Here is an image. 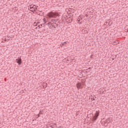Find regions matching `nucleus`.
I'll list each match as a JSON object with an SVG mask.
<instances>
[{"instance_id": "2eb2a0df", "label": "nucleus", "mask_w": 128, "mask_h": 128, "mask_svg": "<svg viewBox=\"0 0 128 128\" xmlns=\"http://www.w3.org/2000/svg\"><path fill=\"white\" fill-rule=\"evenodd\" d=\"M42 24H40V25H39L38 26V28H42Z\"/></svg>"}, {"instance_id": "6e6552de", "label": "nucleus", "mask_w": 128, "mask_h": 128, "mask_svg": "<svg viewBox=\"0 0 128 128\" xmlns=\"http://www.w3.org/2000/svg\"><path fill=\"white\" fill-rule=\"evenodd\" d=\"M98 116H100V111H96L94 116L98 118Z\"/></svg>"}, {"instance_id": "f03ea898", "label": "nucleus", "mask_w": 128, "mask_h": 128, "mask_svg": "<svg viewBox=\"0 0 128 128\" xmlns=\"http://www.w3.org/2000/svg\"><path fill=\"white\" fill-rule=\"evenodd\" d=\"M16 62L18 64V66H20L22 64V58L20 57H18L17 59L16 60Z\"/></svg>"}, {"instance_id": "aec40b11", "label": "nucleus", "mask_w": 128, "mask_h": 128, "mask_svg": "<svg viewBox=\"0 0 128 128\" xmlns=\"http://www.w3.org/2000/svg\"><path fill=\"white\" fill-rule=\"evenodd\" d=\"M92 70V68H88L86 69V70Z\"/></svg>"}, {"instance_id": "c85d7f7f", "label": "nucleus", "mask_w": 128, "mask_h": 128, "mask_svg": "<svg viewBox=\"0 0 128 128\" xmlns=\"http://www.w3.org/2000/svg\"><path fill=\"white\" fill-rule=\"evenodd\" d=\"M114 60V58H112V60Z\"/></svg>"}, {"instance_id": "ddd939ff", "label": "nucleus", "mask_w": 128, "mask_h": 128, "mask_svg": "<svg viewBox=\"0 0 128 128\" xmlns=\"http://www.w3.org/2000/svg\"><path fill=\"white\" fill-rule=\"evenodd\" d=\"M52 22H48V24H47L48 26L50 25L52 26Z\"/></svg>"}, {"instance_id": "f8f14e48", "label": "nucleus", "mask_w": 128, "mask_h": 128, "mask_svg": "<svg viewBox=\"0 0 128 128\" xmlns=\"http://www.w3.org/2000/svg\"><path fill=\"white\" fill-rule=\"evenodd\" d=\"M106 122H108V124H110V118H108L106 120Z\"/></svg>"}, {"instance_id": "5701e85b", "label": "nucleus", "mask_w": 128, "mask_h": 128, "mask_svg": "<svg viewBox=\"0 0 128 128\" xmlns=\"http://www.w3.org/2000/svg\"><path fill=\"white\" fill-rule=\"evenodd\" d=\"M50 128H54L52 126H50Z\"/></svg>"}, {"instance_id": "7ed1b4c3", "label": "nucleus", "mask_w": 128, "mask_h": 128, "mask_svg": "<svg viewBox=\"0 0 128 128\" xmlns=\"http://www.w3.org/2000/svg\"><path fill=\"white\" fill-rule=\"evenodd\" d=\"M30 10L34 8V10H32V12H34V10H38V6L36 5H30Z\"/></svg>"}, {"instance_id": "7c9ffc66", "label": "nucleus", "mask_w": 128, "mask_h": 128, "mask_svg": "<svg viewBox=\"0 0 128 128\" xmlns=\"http://www.w3.org/2000/svg\"><path fill=\"white\" fill-rule=\"evenodd\" d=\"M104 24H105V25L106 24V22H105V23H104Z\"/></svg>"}, {"instance_id": "a878e982", "label": "nucleus", "mask_w": 128, "mask_h": 128, "mask_svg": "<svg viewBox=\"0 0 128 128\" xmlns=\"http://www.w3.org/2000/svg\"><path fill=\"white\" fill-rule=\"evenodd\" d=\"M79 18H80L81 20H82V16H80Z\"/></svg>"}, {"instance_id": "2f4dec72", "label": "nucleus", "mask_w": 128, "mask_h": 128, "mask_svg": "<svg viewBox=\"0 0 128 128\" xmlns=\"http://www.w3.org/2000/svg\"><path fill=\"white\" fill-rule=\"evenodd\" d=\"M71 22H72V19H71Z\"/></svg>"}, {"instance_id": "cd10ccee", "label": "nucleus", "mask_w": 128, "mask_h": 128, "mask_svg": "<svg viewBox=\"0 0 128 128\" xmlns=\"http://www.w3.org/2000/svg\"><path fill=\"white\" fill-rule=\"evenodd\" d=\"M36 24V22H34V24Z\"/></svg>"}, {"instance_id": "9d476101", "label": "nucleus", "mask_w": 128, "mask_h": 128, "mask_svg": "<svg viewBox=\"0 0 128 128\" xmlns=\"http://www.w3.org/2000/svg\"><path fill=\"white\" fill-rule=\"evenodd\" d=\"M90 99H91V100H95L96 99L92 96H90Z\"/></svg>"}, {"instance_id": "412c9836", "label": "nucleus", "mask_w": 128, "mask_h": 128, "mask_svg": "<svg viewBox=\"0 0 128 128\" xmlns=\"http://www.w3.org/2000/svg\"><path fill=\"white\" fill-rule=\"evenodd\" d=\"M92 56H93V55L92 54V55L90 56V58H92Z\"/></svg>"}, {"instance_id": "a211bd4d", "label": "nucleus", "mask_w": 128, "mask_h": 128, "mask_svg": "<svg viewBox=\"0 0 128 128\" xmlns=\"http://www.w3.org/2000/svg\"><path fill=\"white\" fill-rule=\"evenodd\" d=\"M37 116H38L37 118H40V114H38Z\"/></svg>"}, {"instance_id": "c756f323", "label": "nucleus", "mask_w": 128, "mask_h": 128, "mask_svg": "<svg viewBox=\"0 0 128 128\" xmlns=\"http://www.w3.org/2000/svg\"><path fill=\"white\" fill-rule=\"evenodd\" d=\"M86 16H88V14H86Z\"/></svg>"}, {"instance_id": "423d86ee", "label": "nucleus", "mask_w": 128, "mask_h": 128, "mask_svg": "<svg viewBox=\"0 0 128 128\" xmlns=\"http://www.w3.org/2000/svg\"><path fill=\"white\" fill-rule=\"evenodd\" d=\"M58 21V19H52L51 20V22H53V24H56V22Z\"/></svg>"}, {"instance_id": "4be33fe9", "label": "nucleus", "mask_w": 128, "mask_h": 128, "mask_svg": "<svg viewBox=\"0 0 128 128\" xmlns=\"http://www.w3.org/2000/svg\"><path fill=\"white\" fill-rule=\"evenodd\" d=\"M76 116H78V112H76Z\"/></svg>"}, {"instance_id": "f257e3e1", "label": "nucleus", "mask_w": 128, "mask_h": 128, "mask_svg": "<svg viewBox=\"0 0 128 128\" xmlns=\"http://www.w3.org/2000/svg\"><path fill=\"white\" fill-rule=\"evenodd\" d=\"M47 16L48 18H56V16H58V14L50 12L48 13Z\"/></svg>"}, {"instance_id": "b1692460", "label": "nucleus", "mask_w": 128, "mask_h": 128, "mask_svg": "<svg viewBox=\"0 0 128 128\" xmlns=\"http://www.w3.org/2000/svg\"><path fill=\"white\" fill-rule=\"evenodd\" d=\"M78 22H80V19L78 20Z\"/></svg>"}, {"instance_id": "1a4fd4ad", "label": "nucleus", "mask_w": 128, "mask_h": 128, "mask_svg": "<svg viewBox=\"0 0 128 128\" xmlns=\"http://www.w3.org/2000/svg\"><path fill=\"white\" fill-rule=\"evenodd\" d=\"M98 117H96V116H94L92 118V122H96V120H98Z\"/></svg>"}, {"instance_id": "9b49d317", "label": "nucleus", "mask_w": 128, "mask_h": 128, "mask_svg": "<svg viewBox=\"0 0 128 128\" xmlns=\"http://www.w3.org/2000/svg\"><path fill=\"white\" fill-rule=\"evenodd\" d=\"M43 22H44V24H46L48 22V21H46V18H43Z\"/></svg>"}, {"instance_id": "6ab92c4d", "label": "nucleus", "mask_w": 128, "mask_h": 128, "mask_svg": "<svg viewBox=\"0 0 128 128\" xmlns=\"http://www.w3.org/2000/svg\"><path fill=\"white\" fill-rule=\"evenodd\" d=\"M113 58H116V55H114L113 56H112Z\"/></svg>"}, {"instance_id": "39448f33", "label": "nucleus", "mask_w": 128, "mask_h": 128, "mask_svg": "<svg viewBox=\"0 0 128 128\" xmlns=\"http://www.w3.org/2000/svg\"><path fill=\"white\" fill-rule=\"evenodd\" d=\"M51 26L54 28H56L58 26V24H56V23H52V24H51Z\"/></svg>"}, {"instance_id": "0eeeda50", "label": "nucleus", "mask_w": 128, "mask_h": 128, "mask_svg": "<svg viewBox=\"0 0 128 128\" xmlns=\"http://www.w3.org/2000/svg\"><path fill=\"white\" fill-rule=\"evenodd\" d=\"M99 94H105L104 90V89H102V88L100 89L99 90Z\"/></svg>"}, {"instance_id": "393cba45", "label": "nucleus", "mask_w": 128, "mask_h": 128, "mask_svg": "<svg viewBox=\"0 0 128 128\" xmlns=\"http://www.w3.org/2000/svg\"><path fill=\"white\" fill-rule=\"evenodd\" d=\"M4 40V42H6V38H5V39Z\"/></svg>"}, {"instance_id": "473e14b6", "label": "nucleus", "mask_w": 128, "mask_h": 128, "mask_svg": "<svg viewBox=\"0 0 128 128\" xmlns=\"http://www.w3.org/2000/svg\"><path fill=\"white\" fill-rule=\"evenodd\" d=\"M54 124L55 126H56V124Z\"/></svg>"}, {"instance_id": "f3484780", "label": "nucleus", "mask_w": 128, "mask_h": 128, "mask_svg": "<svg viewBox=\"0 0 128 128\" xmlns=\"http://www.w3.org/2000/svg\"><path fill=\"white\" fill-rule=\"evenodd\" d=\"M39 114H44V112H42V110H40Z\"/></svg>"}, {"instance_id": "20e7f679", "label": "nucleus", "mask_w": 128, "mask_h": 128, "mask_svg": "<svg viewBox=\"0 0 128 128\" xmlns=\"http://www.w3.org/2000/svg\"><path fill=\"white\" fill-rule=\"evenodd\" d=\"M76 86L78 90H80V88H82V84L80 82H78L76 84Z\"/></svg>"}, {"instance_id": "bb28decb", "label": "nucleus", "mask_w": 128, "mask_h": 128, "mask_svg": "<svg viewBox=\"0 0 128 128\" xmlns=\"http://www.w3.org/2000/svg\"><path fill=\"white\" fill-rule=\"evenodd\" d=\"M86 72V74H88V72Z\"/></svg>"}, {"instance_id": "dca6fc26", "label": "nucleus", "mask_w": 128, "mask_h": 128, "mask_svg": "<svg viewBox=\"0 0 128 128\" xmlns=\"http://www.w3.org/2000/svg\"><path fill=\"white\" fill-rule=\"evenodd\" d=\"M102 124H104V126H108V124H106V122H102Z\"/></svg>"}, {"instance_id": "4468645a", "label": "nucleus", "mask_w": 128, "mask_h": 128, "mask_svg": "<svg viewBox=\"0 0 128 128\" xmlns=\"http://www.w3.org/2000/svg\"><path fill=\"white\" fill-rule=\"evenodd\" d=\"M66 42H64L62 44V46H66Z\"/></svg>"}]
</instances>
